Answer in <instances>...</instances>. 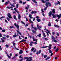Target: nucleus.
<instances>
[{
  "label": "nucleus",
  "instance_id": "f257e3e1",
  "mask_svg": "<svg viewBox=\"0 0 61 61\" xmlns=\"http://www.w3.org/2000/svg\"><path fill=\"white\" fill-rule=\"evenodd\" d=\"M46 6L47 7H48V5L50 6H51V5L50 3L49 2H47L46 4Z\"/></svg>",
  "mask_w": 61,
  "mask_h": 61
},
{
  "label": "nucleus",
  "instance_id": "f03ea898",
  "mask_svg": "<svg viewBox=\"0 0 61 61\" xmlns=\"http://www.w3.org/2000/svg\"><path fill=\"white\" fill-rule=\"evenodd\" d=\"M14 25L15 26H16V27L18 30H19V25H16V23H15L14 24Z\"/></svg>",
  "mask_w": 61,
  "mask_h": 61
},
{
  "label": "nucleus",
  "instance_id": "7ed1b4c3",
  "mask_svg": "<svg viewBox=\"0 0 61 61\" xmlns=\"http://www.w3.org/2000/svg\"><path fill=\"white\" fill-rule=\"evenodd\" d=\"M7 16L9 18H12V16H11V15L10 14V13H8V14L7 15Z\"/></svg>",
  "mask_w": 61,
  "mask_h": 61
},
{
  "label": "nucleus",
  "instance_id": "20e7f679",
  "mask_svg": "<svg viewBox=\"0 0 61 61\" xmlns=\"http://www.w3.org/2000/svg\"><path fill=\"white\" fill-rule=\"evenodd\" d=\"M33 57H29V60H27L26 61H31L32 60V58Z\"/></svg>",
  "mask_w": 61,
  "mask_h": 61
},
{
  "label": "nucleus",
  "instance_id": "39448f33",
  "mask_svg": "<svg viewBox=\"0 0 61 61\" xmlns=\"http://www.w3.org/2000/svg\"><path fill=\"white\" fill-rule=\"evenodd\" d=\"M46 29V27H45V29H44L45 30H46V31H47V32H48V33H49V34L51 35V33H50V31H49L48 30Z\"/></svg>",
  "mask_w": 61,
  "mask_h": 61
},
{
  "label": "nucleus",
  "instance_id": "423d86ee",
  "mask_svg": "<svg viewBox=\"0 0 61 61\" xmlns=\"http://www.w3.org/2000/svg\"><path fill=\"white\" fill-rule=\"evenodd\" d=\"M32 38H33V41H36V42H37V39H35V37L34 36L32 37Z\"/></svg>",
  "mask_w": 61,
  "mask_h": 61
},
{
  "label": "nucleus",
  "instance_id": "0eeeda50",
  "mask_svg": "<svg viewBox=\"0 0 61 61\" xmlns=\"http://www.w3.org/2000/svg\"><path fill=\"white\" fill-rule=\"evenodd\" d=\"M37 27H38V28H39V30H41L40 29L41 28V27H42V26H39V25H37Z\"/></svg>",
  "mask_w": 61,
  "mask_h": 61
},
{
  "label": "nucleus",
  "instance_id": "6e6552de",
  "mask_svg": "<svg viewBox=\"0 0 61 61\" xmlns=\"http://www.w3.org/2000/svg\"><path fill=\"white\" fill-rule=\"evenodd\" d=\"M29 5H27V7H26L25 8V9L26 10H27L28 9V8H29Z\"/></svg>",
  "mask_w": 61,
  "mask_h": 61
},
{
  "label": "nucleus",
  "instance_id": "1a4fd4ad",
  "mask_svg": "<svg viewBox=\"0 0 61 61\" xmlns=\"http://www.w3.org/2000/svg\"><path fill=\"white\" fill-rule=\"evenodd\" d=\"M54 26L55 27H57V28H59V26L56 25H54Z\"/></svg>",
  "mask_w": 61,
  "mask_h": 61
},
{
  "label": "nucleus",
  "instance_id": "9d476101",
  "mask_svg": "<svg viewBox=\"0 0 61 61\" xmlns=\"http://www.w3.org/2000/svg\"><path fill=\"white\" fill-rule=\"evenodd\" d=\"M52 14V12L51 11H50V12H49L48 14L49 15V16L50 17H51V15Z\"/></svg>",
  "mask_w": 61,
  "mask_h": 61
},
{
  "label": "nucleus",
  "instance_id": "9b49d317",
  "mask_svg": "<svg viewBox=\"0 0 61 61\" xmlns=\"http://www.w3.org/2000/svg\"><path fill=\"white\" fill-rule=\"evenodd\" d=\"M23 53V51H22V50H20L19 52V54H22Z\"/></svg>",
  "mask_w": 61,
  "mask_h": 61
},
{
  "label": "nucleus",
  "instance_id": "f8f14e48",
  "mask_svg": "<svg viewBox=\"0 0 61 61\" xmlns=\"http://www.w3.org/2000/svg\"><path fill=\"white\" fill-rule=\"evenodd\" d=\"M52 13L53 14H55V9H53L52 10Z\"/></svg>",
  "mask_w": 61,
  "mask_h": 61
},
{
  "label": "nucleus",
  "instance_id": "ddd939ff",
  "mask_svg": "<svg viewBox=\"0 0 61 61\" xmlns=\"http://www.w3.org/2000/svg\"><path fill=\"white\" fill-rule=\"evenodd\" d=\"M31 26L32 28H33L34 29H35V30L36 31V29L35 27L34 28V27H33V25H32Z\"/></svg>",
  "mask_w": 61,
  "mask_h": 61
},
{
  "label": "nucleus",
  "instance_id": "4468645a",
  "mask_svg": "<svg viewBox=\"0 0 61 61\" xmlns=\"http://www.w3.org/2000/svg\"><path fill=\"white\" fill-rule=\"evenodd\" d=\"M48 47V46H42L41 47L42 48H46V47Z\"/></svg>",
  "mask_w": 61,
  "mask_h": 61
},
{
  "label": "nucleus",
  "instance_id": "2eb2a0df",
  "mask_svg": "<svg viewBox=\"0 0 61 61\" xmlns=\"http://www.w3.org/2000/svg\"><path fill=\"white\" fill-rule=\"evenodd\" d=\"M52 15L53 16V18H55V17H56V15H54V14H52Z\"/></svg>",
  "mask_w": 61,
  "mask_h": 61
},
{
  "label": "nucleus",
  "instance_id": "dca6fc26",
  "mask_svg": "<svg viewBox=\"0 0 61 61\" xmlns=\"http://www.w3.org/2000/svg\"><path fill=\"white\" fill-rule=\"evenodd\" d=\"M36 13V11H32L31 12V14H34V13Z\"/></svg>",
  "mask_w": 61,
  "mask_h": 61
},
{
  "label": "nucleus",
  "instance_id": "f3484780",
  "mask_svg": "<svg viewBox=\"0 0 61 61\" xmlns=\"http://www.w3.org/2000/svg\"><path fill=\"white\" fill-rule=\"evenodd\" d=\"M50 58V57H48L45 60H48V59H49V58Z\"/></svg>",
  "mask_w": 61,
  "mask_h": 61
},
{
  "label": "nucleus",
  "instance_id": "a211bd4d",
  "mask_svg": "<svg viewBox=\"0 0 61 61\" xmlns=\"http://www.w3.org/2000/svg\"><path fill=\"white\" fill-rule=\"evenodd\" d=\"M51 39H53L54 40L55 39V38L54 37V36H51Z\"/></svg>",
  "mask_w": 61,
  "mask_h": 61
},
{
  "label": "nucleus",
  "instance_id": "6ab92c4d",
  "mask_svg": "<svg viewBox=\"0 0 61 61\" xmlns=\"http://www.w3.org/2000/svg\"><path fill=\"white\" fill-rule=\"evenodd\" d=\"M32 0V1H33V2H34V3H36V4H37V2H36V0Z\"/></svg>",
  "mask_w": 61,
  "mask_h": 61
},
{
  "label": "nucleus",
  "instance_id": "aec40b11",
  "mask_svg": "<svg viewBox=\"0 0 61 61\" xmlns=\"http://www.w3.org/2000/svg\"><path fill=\"white\" fill-rule=\"evenodd\" d=\"M49 53H50L51 54H52V53L53 52L51 50H49Z\"/></svg>",
  "mask_w": 61,
  "mask_h": 61
},
{
  "label": "nucleus",
  "instance_id": "412c9836",
  "mask_svg": "<svg viewBox=\"0 0 61 61\" xmlns=\"http://www.w3.org/2000/svg\"><path fill=\"white\" fill-rule=\"evenodd\" d=\"M21 18V16H20V14H19L18 16V18L19 19H20V18Z\"/></svg>",
  "mask_w": 61,
  "mask_h": 61
},
{
  "label": "nucleus",
  "instance_id": "4be33fe9",
  "mask_svg": "<svg viewBox=\"0 0 61 61\" xmlns=\"http://www.w3.org/2000/svg\"><path fill=\"white\" fill-rule=\"evenodd\" d=\"M17 32L20 35H21V33L19 31L17 30Z\"/></svg>",
  "mask_w": 61,
  "mask_h": 61
},
{
  "label": "nucleus",
  "instance_id": "5701e85b",
  "mask_svg": "<svg viewBox=\"0 0 61 61\" xmlns=\"http://www.w3.org/2000/svg\"><path fill=\"white\" fill-rule=\"evenodd\" d=\"M14 19H15V20H17V19H16V16H15V15H14Z\"/></svg>",
  "mask_w": 61,
  "mask_h": 61
},
{
  "label": "nucleus",
  "instance_id": "b1692460",
  "mask_svg": "<svg viewBox=\"0 0 61 61\" xmlns=\"http://www.w3.org/2000/svg\"><path fill=\"white\" fill-rule=\"evenodd\" d=\"M48 25L49 26H51V23L50 22H49V23L48 24Z\"/></svg>",
  "mask_w": 61,
  "mask_h": 61
},
{
  "label": "nucleus",
  "instance_id": "393cba45",
  "mask_svg": "<svg viewBox=\"0 0 61 61\" xmlns=\"http://www.w3.org/2000/svg\"><path fill=\"white\" fill-rule=\"evenodd\" d=\"M53 41H54V42H55L56 43H57L58 42L57 41L55 40V39L53 40Z\"/></svg>",
  "mask_w": 61,
  "mask_h": 61
},
{
  "label": "nucleus",
  "instance_id": "a878e982",
  "mask_svg": "<svg viewBox=\"0 0 61 61\" xmlns=\"http://www.w3.org/2000/svg\"><path fill=\"white\" fill-rule=\"evenodd\" d=\"M24 59H27V60H29V58L28 57H25L24 58Z\"/></svg>",
  "mask_w": 61,
  "mask_h": 61
},
{
  "label": "nucleus",
  "instance_id": "bb28decb",
  "mask_svg": "<svg viewBox=\"0 0 61 61\" xmlns=\"http://www.w3.org/2000/svg\"><path fill=\"white\" fill-rule=\"evenodd\" d=\"M37 20L38 22H40L41 20L40 19H37Z\"/></svg>",
  "mask_w": 61,
  "mask_h": 61
},
{
  "label": "nucleus",
  "instance_id": "cd10ccee",
  "mask_svg": "<svg viewBox=\"0 0 61 61\" xmlns=\"http://www.w3.org/2000/svg\"><path fill=\"white\" fill-rule=\"evenodd\" d=\"M41 1L42 3H46V1H44V0H41Z\"/></svg>",
  "mask_w": 61,
  "mask_h": 61
},
{
  "label": "nucleus",
  "instance_id": "c85d7f7f",
  "mask_svg": "<svg viewBox=\"0 0 61 61\" xmlns=\"http://www.w3.org/2000/svg\"><path fill=\"white\" fill-rule=\"evenodd\" d=\"M17 36V35H14L13 36V37H16Z\"/></svg>",
  "mask_w": 61,
  "mask_h": 61
},
{
  "label": "nucleus",
  "instance_id": "c756f323",
  "mask_svg": "<svg viewBox=\"0 0 61 61\" xmlns=\"http://www.w3.org/2000/svg\"><path fill=\"white\" fill-rule=\"evenodd\" d=\"M33 43L32 42H31L30 43V46H32V44H33Z\"/></svg>",
  "mask_w": 61,
  "mask_h": 61
},
{
  "label": "nucleus",
  "instance_id": "7c9ffc66",
  "mask_svg": "<svg viewBox=\"0 0 61 61\" xmlns=\"http://www.w3.org/2000/svg\"><path fill=\"white\" fill-rule=\"evenodd\" d=\"M41 34H39L38 35H37V36H38L39 37H41Z\"/></svg>",
  "mask_w": 61,
  "mask_h": 61
},
{
  "label": "nucleus",
  "instance_id": "2f4dec72",
  "mask_svg": "<svg viewBox=\"0 0 61 61\" xmlns=\"http://www.w3.org/2000/svg\"><path fill=\"white\" fill-rule=\"evenodd\" d=\"M5 46H6V47H7V48H8V47H9V46L7 44H6V45H5Z\"/></svg>",
  "mask_w": 61,
  "mask_h": 61
},
{
  "label": "nucleus",
  "instance_id": "473e14b6",
  "mask_svg": "<svg viewBox=\"0 0 61 61\" xmlns=\"http://www.w3.org/2000/svg\"><path fill=\"white\" fill-rule=\"evenodd\" d=\"M58 50H59L58 49V48H57L56 50V52H57L58 51Z\"/></svg>",
  "mask_w": 61,
  "mask_h": 61
},
{
  "label": "nucleus",
  "instance_id": "72a5a7b5",
  "mask_svg": "<svg viewBox=\"0 0 61 61\" xmlns=\"http://www.w3.org/2000/svg\"><path fill=\"white\" fill-rule=\"evenodd\" d=\"M1 39L2 40V42H5V41H4V39H3L1 38Z\"/></svg>",
  "mask_w": 61,
  "mask_h": 61
},
{
  "label": "nucleus",
  "instance_id": "f704fd0d",
  "mask_svg": "<svg viewBox=\"0 0 61 61\" xmlns=\"http://www.w3.org/2000/svg\"><path fill=\"white\" fill-rule=\"evenodd\" d=\"M56 35L57 36H59V33H56Z\"/></svg>",
  "mask_w": 61,
  "mask_h": 61
},
{
  "label": "nucleus",
  "instance_id": "c9c22d12",
  "mask_svg": "<svg viewBox=\"0 0 61 61\" xmlns=\"http://www.w3.org/2000/svg\"><path fill=\"white\" fill-rule=\"evenodd\" d=\"M2 18H5V17H4V16H2V17H1L0 18V20H2Z\"/></svg>",
  "mask_w": 61,
  "mask_h": 61
},
{
  "label": "nucleus",
  "instance_id": "e433bc0d",
  "mask_svg": "<svg viewBox=\"0 0 61 61\" xmlns=\"http://www.w3.org/2000/svg\"><path fill=\"white\" fill-rule=\"evenodd\" d=\"M18 5V4H16V8H18V5Z\"/></svg>",
  "mask_w": 61,
  "mask_h": 61
},
{
  "label": "nucleus",
  "instance_id": "4c0bfd02",
  "mask_svg": "<svg viewBox=\"0 0 61 61\" xmlns=\"http://www.w3.org/2000/svg\"><path fill=\"white\" fill-rule=\"evenodd\" d=\"M44 38L45 40L46 41H47L48 40V39L46 38Z\"/></svg>",
  "mask_w": 61,
  "mask_h": 61
},
{
  "label": "nucleus",
  "instance_id": "58836bf2",
  "mask_svg": "<svg viewBox=\"0 0 61 61\" xmlns=\"http://www.w3.org/2000/svg\"><path fill=\"white\" fill-rule=\"evenodd\" d=\"M7 56L9 58H11V56H10L8 55V54H7Z\"/></svg>",
  "mask_w": 61,
  "mask_h": 61
},
{
  "label": "nucleus",
  "instance_id": "ea45409f",
  "mask_svg": "<svg viewBox=\"0 0 61 61\" xmlns=\"http://www.w3.org/2000/svg\"><path fill=\"white\" fill-rule=\"evenodd\" d=\"M36 49H35L33 51V53H35L36 52Z\"/></svg>",
  "mask_w": 61,
  "mask_h": 61
},
{
  "label": "nucleus",
  "instance_id": "a19ab883",
  "mask_svg": "<svg viewBox=\"0 0 61 61\" xmlns=\"http://www.w3.org/2000/svg\"><path fill=\"white\" fill-rule=\"evenodd\" d=\"M34 49H35V48H34V47H33L31 50V51H33Z\"/></svg>",
  "mask_w": 61,
  "mask_h": 61
},
{
  "label": "nucleus",
  "instance_id": "79ce46f5",
  "mask_svg": "<svg viewBox=\"0 0 61 61\" xmlns=\"http://www.w3.org/2000/svg\"><path fill=\"white\" fill-rule=\"evenodd\" d=\"M22 42H26V40L24 39L22 40Z\"/></svg>",
  "mask_w": 61,
  "mask_h": 61
},
{
  "label": "nucleus",
  "instance_id": "37998d69",
  "mask_svg": "<svg viewBox=\"0 0 61 61\" xmlns=\"http://www.w3.org/2000/svg\"><path fill=\"white\" fill-rule=\"evenodd\" d=\"M47 9V7H46L44 9V10H46Z\"/></svg>",
  "mask_w": 61,
  "mask_h": 61
},
{
  "label": "nucleus",
  "instance_id": "c03bdc74",
  "mask_svg": "<svg viewBox=\"0 0 61 61\" xmlns=\"http://www.w3.org/2000/svg\"><path fill=\"white\" fill-rule=\"evenodd\" d=\"M43 36H44V37H46V36L45 35V34L44 33H43Z\"/></svg>",
  "mask_w": 61,
  "mask_h": 61
},
{
  "label": "nucleus",
  "instance_id": "a18cd8bd",
  "mask_svg": "<svg viewBox=\"0 0 61 61\" xmlns=\"http://www.w3.org/2000/svg\"><path fill=\"white\" fill-rule=\"evenodd\" d=\"M41 50L39 51V52L38 54H40V53H41Z\"/></svg>",
  "mask_w": 61,
  "mask_h": 61
},
{
  "label": "nucleus",
  "instance_id": "49530a36",
  "mask_svg": "<svg viewBox=\"0 0 61 61\" xmlns=\"http://www.w3.org/2000/svg\"><path fill=\"white\" fill-rule=\"evenodd\" d=\"M2 38H3V39H6V37H2Z\"/></svg>",
  "mask_w": 61,
  "mask_h": 61
},
{
  "label": "nucleus",
  "instance_id": "de8ad7c7",
  "mask_svg": "<svg viewBox=\"0 0 61 61\" xmlns=\"http://www.w3.org/2000/svg\"><path fill=\"white\" fill-rule=\"evenodd\" d=\"M47 57V55H45L44 56V58H46Z\"/></svg>",
  "mask_w": 61,
  "mask_h": 61
},
{
  "label": "nucleus",
  "instance_id": "09e8293b",
  "mask_svg": "<svg viewBox=\"0 0 61 61\" xmlns=\"http://www.w3.org/2000/svg\"><path fill=\"white\" fill-rule=\"evenodd\" d=\"M8 4V2H6L5 3V5H7V4Z\"/></svg>",
  "mask_w": 61,
  "mask_h": 61
},
{
  "label": "nucleus",
  "instance_id": "8fccbe9b",
  "mask_svg": "<svg viewBox=\"0 0 61 61\" xmlns=\"http://www.w3.org/2000/svg\"><path fill=\"white\" fill-rule=\"evenodd\" d=\"M41 10L42 12V13H43L44 12V11H43V9H41Z\"/></svg>",
  "mask_w": 61,
  "mask_h": 61
},
{
  "label": "nucleus",
  "instance_id": "3c124183",
  "mask_svg": "<svg viewBox=\"0 0 61 61\" xmlns=\"http://www.w3.org/2000/svg\"><path fill=\"white\" fill-rule=\"evenodd\" d=\"M21 23H22V24H24V25H25V23H24V22H23V21H21Z\"/></svg>",
  "mask_w": 61,
  "mask_h": 61
},
{
  "label": "nucleus",
  "instance_id": "603ef678",
  "mask_svg": "<svg viewBox=\"0 0 61 61\" xmlns=\"http://www.w3.org/2000/svg\"><path fill=\"white\" fill-rule=\"evenodd\" d=\"M29 16L30 17H31L32 16V15L31 14H29Z\"/></svg>",
  "mask_w": 61,
  "mask_h": 61
},
{
  "label": "nucleus",
  "instance_id": "864d4df0",
  "mask_svg": "<svg viewBox=\"0 0 61 61\" xmlns=\"http://www.w3.org/2000/svg\"><path fill=\"white\" fill-rule=\"evenodd\" d=\"M2 32H5V30H2Z\"/></svg>",
  "mask_w": 61,
  "mask_h": 61
},
{
  "label": "nucleus",
  "instance_id": "5fc2aeb1",
  "mask_svg": "<svg viewBox=\"0 0 61 61\" xmlns=\"http://www.w3.org/2000/svg\"><path fill=\"white\" fill-rule=\"evenodd\" d=\"M16 57L15 56H14L12 58V59H15V58Z\"/></svg>",
  "mask_w": 61,
  "mask_h": 61
},
{
  "label": "nucleus",
  "instance_id": "6e6d98bb",
  "mask_svg": "<svg viewBox=\"0 0 61 61\" xmlns=\"http://www.w3.org/2000/svg\"><path fill=\"white\" fill-rule=\"evenodd\" d=\"M13 46H15V43H14L13 44Z\"/></svg>",
  "mask_w": 61,
  "mask_h": 61
},
{
  "label": "nucleus",
  "instance_id": "4d7b16f0",
  "mask_svg": "<svg viewBox=\"0 0 61 61\" xmlns=\"http://www.w3.org/2000/svg\"><path fill=\"white\" fill-rule=\"evenodd\" d=\"M14 10L15 11H17V10H16V9L15 8H14Z\"/></svg>",
  "mask_w": 61,
  "mask_h": 61
},
{
  "label": "nucleus",
  "instance_id": "13d9d810",
  "mask_svg": "<svg viewBox=\"0 0 61 61\" xmlns=\"http://www.w3.org/2000/svg\"><path fill=\"white\" fill-rule=\"evenodd\" d=\"M5 22H6V23H8V21H7V20H5Z\"/></svg>",
  "mask_w": 61,
  "mask_h": 61
},
{
  "label": "nucleus",
  "instance_id": "bf43d9fd",
  "mask_svg": "<svg viewBox=\"0 0 61 61\" xmlns=\"http://www.w3.org/2000/svg\"><path fill=\"white\" fill-rule=\"evenodd\" d=\"M9 36L8 35L6 36V37H7V38H9Z\"/></svg>",
  "mask_w": 61,
  "mask_h": 61
},
{
  "label": "nucleus",
  "instance_id": "052dcab7",
  "mask_svg": "<svg viewBox=\"0 0 61 61\" xmlns=\"http://www.w3.org/2000/svg\"><path fill=\"white\" fill-rule=\"evenodd\" d=\"M32 32L34 33H36V31L34 30H32Z\"/></svg>",
  "mask_w": 61,
  "mask_h": 61
},
{
  "label": "nucleus",
  "instance_id": "680f3d73",
  "mask_svg": "<svg viewBox=\"0 0 61 61\" xmlns=\"http://www.w3.org/2000/svg\"><path fill=\"white\" fill-rule=\"evenodd\" d=\"M36 18H37V19H39V17L38 16H36Z\"/></svg>",
  "mask_w": 61,
  "mask_h": 61
},
{
  "label": "nucleus",
  "instance_id": "e2e57ef3",
  "mask_svg": "<svg viewBox=\"0 0 61 61\" xmlns=\"http://www.w3.org/2000/svg\"><path fill=\"white\" fill-rule=\"evenodd\" d=\"M20 3V4H21V3H23V2H22V1H19Z\"/></svg>",
  "mask_w": 61,
  "mask_h": 61
},
{
  "label": "nucleus",
  "instance_id": "0e129e2a",
  "mask_svg": "<svg viewBox=\"0 0 61 61\" xmlns=\"http://www.w3.org/2000/svg\"><path fill=\"white\" fill-rule=\"evenodd\" d=\"M55 5H58V3H55Z\"/></svg>",
  "mask_w": 61,
  "mask_h": 61
},
{
  "label": "nucleus",
  "instance_id": "69168bd1",
  "mask_svg": "<svg viewBox=\"0 0 61 61\" xmlns=\"http://www.w3.org/2000/svg\"><path fill=\"white\" fill-rule=\"evenodd\" d=\"M7 19L8 20V21H9L10 20L7 17Z\"/></svg>",
  "mask_w": 61,
  "mask_h": 61
},
{
  "label": "nucleus",
  "instance_id": "338daca9",
  "mask_svg": "<svg viewBox=\"0 0 61 61\" xmlns=\"http://www.w3.org/2000/svg\"><path fill=\"white\" fill-rule=\"evenodd\" d=\"M7 8H8L9 9H10L11 8L7 6L6 7Z\"/></svg>",
  "mask_w": 61,
  "mask_h": 61
},
{
  "label": "nucleus",
  "instance_id": "774afa93",
  "mask_svg": "<svg viewBox=\"0 0 61 61\" xmlns=\"http://www.w3.org/2000/svg\"><path fill=\"white\" fill-rule=\"evenodd\" d=\"M23 58H22L21 60H19V61H22V60H23Z\"/></svg>",
  "mask_w": 61,
  "mask_h": 61
}]
</instances>
